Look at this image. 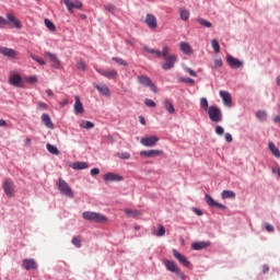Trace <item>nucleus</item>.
I'll use <instances>...</instances> for the list:
<instances>
[{"label":"nucleus","instance_id":"nucleus-1","mask_svg":"<svg viewBox=\"0 0 280 280\" xmlns=\"http://www.w3.org/2000/svg\"><path fill=\"white\" fill-rule=\"evenodd\" d=\"M82 215L88 222H96V224H102V222L108 220L106 215L93 211H84Z\"/></svg>","mask_w":280,"mask_h":280},{"label":"nucleus","instance_id":"nucleus-2","mask_svg":"<svg viewBox=\"0 0 280 280\" xmlns=\"http://www.w3.org/2000/svg\"><path fill=\"white\" fill-rule=\"evenodd\" d=\"M207 113L210 121H212L213 124H220V121H222L223 119L222 109H220V107L215 105H211Z\"/></svg>","mask_w":280,"mask_h":280},{"label":"nucleus","instance_id":"nucleus-3","mask_svg":"<svg viewBox=\"0 0 280 280\" xmlns=\"http://www.w3.org/2000/svg\"><path fill=\"white\" fill-rule=\"evenodd\" d=\"M57 187L62 196H66V198H73V190L65 179L59 178Z\"/></svg>","mask_w":280,"mask_h":280},{"label":"nucleus","instance_id":"nucleus-4","mask_svg":"<svg viewBox=\"0 0 280 280\" xmlns=\"http://www.w3.org/2000/svg\"><path fill=\"white\" fill-rule=\"evenodd\" d=\"M164 62L161 63V67L164 71H170L174 69L176 62L178 61V56L176 54L168 55V57L164 58Z\"/></svg>","mask_w":280,"mask_h":280},{"label":"nucleus","instance_id":"nucleus-5","mask_svg":"<svg viewBox=\"0 0 280 280\" xmlns=\"http://www.w3.org/2000/svg\"><path fill=\"white\" fill-rule=\"evenodd\" d=\"M138 84L149 88L153 93H158L156 85H154L152 79L145 74L138 77Z\"/></svg>","mask_w":280,"mask_h":280},{"label":"nucleus","instance_id":"nucleus-6","mask_svg":"<svg viewBox=\"0 0 280 280\" xmlns=\"http://www.w3.org/2000/svg\"><path fill=\"white\" fill-rule=\"evenodd\" d=\"M205 200L208 205V207H210L211 209H221L222 211H226V206L215 201V199H213V197H211V195L206 194L205 195Z\"/></svg>","mask_w":280,"mask_h":280},{"label":"nucleus","instance_id":"nucleus-7","mask_svg":"<svg viewBox=\"0 0 280 280\" xmlns=\"http://www.w3.org/2000/svg\"><path fill=\"white\" fill-rule=\"evenodd\" d=\"M2 189L9 198H12L14 196V182L10 178L4 179L2 184Z\"/></svg>","mask_w":280,"mask_h":280},{"label":"nucleus","instance_id":"nucleus-8","mask_svg":"<svg viewBox=\"0 0 280 280\" xmlns=\"http://www.w3.org/2000/svg\"><path fill=\"white\" fill-rule=\"evenodd\" d=\"M164 266H165L166 270H168V272H174L175 275H177V277L183 278V275L180 273V268H178V266L176 265L175 261H172L170 259H165L164 260Z\"/></svg>","mask_w":280,"mask_h":280},{"label":"nucleus","instance_id":"nucleus-9","mask_svg":"<svg viewBox=\"0 0 280 280\" xmlns=\"http://www.w3.org/2000/svg\"><path fill=\"white\" fill-rule=\"evenodd\" d=\"M140 143L144 145V148H153V145H156L159 143V137L156 136H147L141 138Z\"/></svg>","mask_w":280,"mask_h":280},{"label":"nucleus","instance_id":"nucleus-10","mask_svg":"<svg viewBox=\"0 0 280 280\" xmlns=\"http://www.w3.org/2000/svg\"><path fill=\"white\" fill-rule=\"evenodd\" d=\"M65 5L67 7L68 12L73 14V10H82V2L78 0H63Z\"/></svg>","mask_w":280,"mask_h":280},{"label":"nucleus","instance_id":"nucleus-11","mask_svg":"<svg viewBox=\"0 0 280 280\" xmlns=\"http://www.w3.org/2000/svg\"><path fill=\"white\" fill-rule=\"evenodd\" d=\"M103 180L105 183H121V180H124V176H121L117 173H106L103 176Z\"/></svg>","mask_w":280,"mask_h":280},{"label":"nucleus","instance_id":"nucleus-12","mask_svg":"<svg viewBox=\"0 0 280 280\" xmlns=\"http://www.w3.org/2000/svg\"><path fill=\"white\" fill-rule=\"evenodd\" d=\"M226 63L229 67H231V69H240V67H244V61H241L231 55L226 56Z\"/></svg>","mask_w":280,"mask_h":280},{"label":"nucleus","instance_id":"nucleus-13","mask_svg":"<svg viewBox=\"0 0 280 280\" xmlns=\"http://www.w3.org/2000/svg\"><path fill=\"white\" fill-rule=\"evenodd\" d=\"M22 268L24 270H37L38 264H36V260H34V258H25L22 261Z\"/></svg>","mask_w":280,"mask_h":280},{"label":"nucleus","instance_id":"nucleus-14","mask_svg":"<svg viewBox=\"0 0 280 280\" xmlns=\"http://www.w3.org/2000/svg\"><path fill=\"white\" fill-rule=\"evenodd\" d=\"M93 86L104 97H110V89H108V85H106L105 83H101V84L93 83Z\"/></svg>","mask_w":280,"mask_h":280},{"label":"nucleus","instance_id":"nucleus-15","mask_svg":"<svg viewBox=\"0 0 280 280\" xmlns=\"http://www.w3.org/2000/svg\"><path fill=\"white\" fill-rule=\"evenodd\" d=\"M220 97L222 98V102L224 106L231 107L233 104V98L231 97V93L226 92L224 90H221L219 92Z\"/></svg>","mask_w":280,"mask_h":280},{"label":"nucleus","instance_id":"nucleus-16","mask_svg":"<svg viewBox=\"0 0 280 280\" xmlns=\"http://www.w3.org/2000/svg\"><path fill=\"white\" fill-rule=\"evenodd\" d=\"M211 246V242L209 241H198L191 243L192 250H205V248H209Z\"/></svg>","mask_w":280,"mask_h":280},{"label":"nucleus","instance_id":"nucleus-17","mask_svg":"<svg viewBox=\"0 0 280 280\" xmlns=\"http://www.w3.org/2000/svg\"><path fill=\"white\" fill-rule=\"evenodd\" d=\"M162 154H163V151L161 150L140 151V156H145V159H154V156H161Z\"/></svg>","mask_w":280,"mask_h":280},{"label":"nucleus","instance_id":"nucleus-18","mask_svg":"<svg viewBox=\"0 0 280 280\" xmlns=\"http://www.w3.org/2000/svg\"><path fill=\"white\" fill-rule=\"evenodd\" d=\"M74 114L83 115L84 114V105H82V101H80V96H74Z\"/></svg>","mask_w":280,"mask_h":280},{"label":"nucleus","instance_id":"nucleus-19","mask_svg":"<svg viewBox=\"0 0 280 280\" xmlns=\"http://www.w3.org/2000/svg\"><path fill=\"white\" fill-rule=\"evenodd\" d=\"M9 84H11V86H16L18 89H21V84H23V78L21 77V74H13L9 79Z\"/></svg>","mask_w":280,"mask_h":280},{"label":"nucleus","instance_id":"nucleus-20","mask_svg":"<svg viewBox=\"0 0 280 280\" xmlns=\"http://www.w3.org/2000/svg\"><path fill=\"white\" fill-rule=\"evenodd\" d=\"M144 23L150 27V30H156L158 27L156 16H154V14L148 13Z\"/></svg>","mask_w":280,"mask_h":280},{"label":"nucleus","instance_id":"nucleus-21","mask_svg":"<svg viewBox=\"0 0 280 280\" xmlns=\"http://www.w3.org/2000/svg\"><path fill=\"white\" fill-rule=\"evenodd\" d=\"M7 22L11 23L15 30H21V27H23V24H21V22L16 20L12 13H7Z\"/></svg>","mask_w":280,"mask_h":280},{"label":"nucleus","instance_id":"nucleus-22","mask_svg":"<svg viewBox=\"0 0 280 280\" xmlns=\"http://www.w3.org/2000/svg\"><path fill=\"white\" fill-rule=\"evenodd\" d=\"M173 255H174V257H176V259L179 261V264H182V266H185V268L189 267V260H187V257H185L178 250L173 249Z\"/></svg>","mask_w":280,"mask_h":280},{"label":"nucleus","instance_id":"nucleus-23","mask_svg":"<svg viewBox=\"0 0 280 280\" xmlns=\"http://www.w3.org/2000/svg\"><path fill=\"white\" fill-rule=\"evenodd\" d=\"M0 54H2V56H4L5 58H16V52L12 48L0 47Z\"/></svg>","mask_w":280,"mask_h":280},{"label":"nucleus","instance_id":"nucleus-24","mask_svg":"<svg viewBox=\"0 0 280 280\" xmlns=\"http://www.w3.org/2000/svg\"><path fill=\"white\" fill-rule=\"evenodd\" d=\"M44 56L50 60L55 69H58V67H60V60H58V57H56V55L46 51Z\"/></svg>","mask_w":280,"mask_h":280},{"label":"nucleus","instance_id":"nucleus-25","mask_svg":"<svg viewBox=\"0 0 280 280\" xmlns=\"http://www.w3.org/2000/svg\"><path fill=\"white\" fill-rule=\"evenodd\" d=\"M42 122L44 124V126H46V128L54 130V122L51 121V117H49V114L42 115Z\"/></svg>","mask_w":280,"mask_h":280},{"label":"nucleus","instance_id":"nucleus-26","mask_svg":"<svg viewBox=\"0 0 280 280\" xmlns=\"http://www.w3.org/2000/svg\"><path fill=\"white\" fill-rule=\"evenodd\" d=\"M163 106L170 115H174V113H176V108H174V104H172L170 100L165 98Z\"/></svg>","mask_w":280,"mask_h":280},{"label":"nucleus","instance_id":"nucleus-27","mask_svg":"<svg viewBox=\"0 0 280 280\" xmlns=\"http://www.w3.org/2000/svg\"><path fill=\"white\" fill-rule=\"evenodd\" d=\"M179 49L180 51H183V54H186V56H188V54H191V46L189 45V43L182 42L179 44Z\"/></svg>","mask_w":280,"mask_h":280},{"label":"nucleus","instance_id":"nucleus-28","mask_svg":"<svg viewBox=\"0 0 280 280\" xmlns=\"http://www.w3.org/2000/svg\"><path fill=\"white\" fill-rule=\"evenodd\" d=\"M196 21L199 23V25L207 27L208 30L213 27V24L210 21L205 20V18H198Z\"/></svg>","mask_w":280,"mask_h":280},{"label":"nucleus","instance_id":"nucleus-29","mask_svg":"<svg viewBox=\"0 0 280 280\" xmlns=\"http://www.w3.org/2000/svg\"><path fill=\"white\" fill-rule=\"evenodd\" d=\"M268 145H269V150L273 154V156H276V159H280V151L277 148V145H275V142H269Z\"/></svg>","mask_w":280,"mask_h":280},{"label":"nucleus","instance_id":"nucleus-30","mask_svg":"<svg viewBox=\"0 0 280 280\" xmlns=\"http://www.w3.org/2000/svg\"><path fill=\"white\" fill-rule=\"evenodd\" d=\"M221 198H222V200H226V199H233V198H235V191H233V190H223L222 192H221Z\"/></svg>","mask_w":280,"mask_h":280},{"label":"nucleus","instance_id":"nucleus-31","mask_svg":"<svg viewBox=\"0 0 280 280\" xmlns=\"http://www.w3.org/2000/svg\"><path fill=\"white\" fill-rule=\"evenodd\" d=\"M89 168V163L86 162H74L72 164V170H86Z\"/></svg>","mask_w":280,"mask_h":280},{"label":"nucleus","instance_id":"nucleus-32","mask_svg":"<svg viewBox=\"0 0 280 280\" xmlns=\"http://www.w3.org/2000/svg\"><path fill=\"white\" fill-rule=\"evenodd\" d=\"M256 118L259 121H266V119H268V112L267 110H258V112H256Z\"/></svg>","mask_w":280,"mask_h":280},{"label":"nucleus","instance_id":"nucleus-33","mask_svg":"<svg viewBox=\"0 0 280 280\" xmlns=\"http://www.w3.org/2000/svg\"><path fill=\"white\" fill-rule=\"evenodd\" d=\"M80 128H83L84 130H91L95 128V124H93L91 120H83L80 125Z\"/></svg>","mask_w":280,"mask_h":280},{"label":"nucleus","instance_id":"nucleus-34","mask_svg":"<svg viewBox=\"0 0 280 280\" xmlns=\"http://www.w3.org/2000/svg\"><path fill=\"white\" fill-rule=\"evenodd\" d=\"M179 16L182 21H189V10L185 8H179Z\"/></svg>","mask_w":280,"mask_h":280},{"label":"nucleus","instance_id":"nucleus-35","mask_svg":"<svg viewBox=\"0 0 280 280\" xmlns=\"http://www.w3.org/2000/svg\"><path fill=\"white\" fill-rule=\"evenodd\" d=\"M170 57V47L167 45H164L162 47V50L160 51L159 58H168Z\"/></svg>","mask_w":280,"mask_h":280},{"label":"nucleus","instance_id":"nucleus-36","mask_svg":"<svg viewBox=\"0 0 280 280\" xmlns=\"http://www.w3.org/2000/svg\"><path fill=\"white\" fill-rule=\"evenodd\" d=\"M46 150H48V152H50V154H56V155L60 154L58 147L49 144V143L46 144Z\"/></svg>","mask_w":280,"mask_h":280},{"label":"nucleus","instance_id":"nucleus-37","mask_svg":"<svg viewBox=\"0 0 280 280\" xmlns=\"http://www.w3.org/2000/svg\"><path fill=\"white\" fill-rule=\"evenodd\" d=\"M125 214L129 215L131 218H137V215H141V212H139L138 210H132V209L126 208Z\"/></svg>","mask_w":280,"mask_h":280},{"label":"nucleus","instance_id":"nucleus-38","mask_svg":"<svg viewBox=\"0 0 280 280\" xmlns=\"http://www.w3.org/2000/svg\"><path fill=\"white\" fill-rule=\"evenodd\" d=\"M143 50L147 51L148 54H153V56H156V58H159V56H161V50H159V49H154V48L144 46Z\"/></svg>","mask_w":280,"mask_h":280},{"label":"nucleus","instance_id":"nucleus-39","mask_svg":"<svg viewBox=\"0 0 280 280\" xmlns=\"http://www.w3.org/2000/svg\"><path fill=\"white\" fill-rule=\"evenodd\" d=\"M104 78H107L108 80H115V78H117V70L105 71Z\"/></svg>","mask_w":280,"mask_h":280},{"label":"nucleus","instance_id":"nucleus-40","mask_svg":"<svg viewBox=\"0 0 280 280\" xmlns=\"http://www.w3.org/2000/svg\"><path fill=\"white\" fill-rule=\"evenodd\" d=\"M200 108H202V110L208 112L210 106H209V101H207V97H201L200 98Z\"/></svg>","mask_w":280,"mask_h":280},{"label":"nucleus","instance_id":"nucleus-41","mask_svg":"<svg viewBox=\"0 0 280 280\" xmlns=\"http://www.w3.org/2000/svg\"><path fill=\"white\" fill-rule=\"evenodd\" d=\"M211 47H212L214 54H220V43L218 42V39L211 40Z\"/></svg>","mask_w":280,"mask_h":280},{"label":"nucleus","instance_id":"nucleus-42","mask_svg":"<svg viewBox=\"0 0 280 280\" xmlns=\"http://www.w3.org/2000/svg\"><path fill=\"white\" fill-rule=\"evenodd\" d=\"M44 23L46 27L50 30V32H56V24H54V22H51L49 19H45Z\"/></svg>","mask_w":280,"mask_h":280},{"label":"nucleus","instance_id":"nucleus-43","mask_svg":"<svg viewBox=\"0 0 280 280\" xmlns=\"http://www.w3.org/2000/svg\"><path fill=\"white\" fill-rule=\"evenodd\" d=\"M154 235L163 237V235H165V226L159 225L158 230L154 231Z\"/></svg>","mask_w":280,"mask_h":280},{"label":"nucleus","instance_id":"nucleus-44","mask_svg":"<svg viewBox=\"0 0 280 280\" xmlns=\"http://www.w3.org/2000/svg\"><path fill=\"white\" fill-rule=\"evenodd\" d=\"M112 60L114 62H117V65H120L121 67H128V61H126L119 57H113Z\"/></svg>","mask_w":280,"mask_h":280},{"label":"nucleus","instance_id":"nucleus-45","mask_svg":"<svg viewBox=\"0 0 280 280\" xmlns=\"http://www.w3.org/2000/svg\"><path fill=\"white\" fill-rule=\"evenodd\" d=\"M72 244L73 246H75L77 248H82V240H80V237L74 236L72 238Z\"/></svg>","mask_w":280,"mask_h":280},{"label":"nucleus","instance_id":"nucleus-46","mask_svg":"<svg viewBox=\"0 0 280 280\" xmlns=\"http://www.w3.org/2000/svg\"><path fill=\"white\" fill-rule=\"evenodd\" d=\"M77 69L79 71H86V63H84L83 61H78L77 62Z\"/></svg>","mask_w":280,"mask_h":280},{"label":"nucleus","instance_id":"nucleus-47","mask_svg":"<svg viewBox=\"0 0 280 280\" xmlns=\"http://www.w3.org/2000/svg\"><path fill=\"white\" fill-rule=\"evenodd\" d=\"M215 135H218L219 137H222V135H224V127L218 125L215 127Z\"/></svg>","mask_w":280,"mask_h":280},{"label":"nucleus","instance_id":"nucleus-48","mask_svg":"<svg viewBox=\"0 0 280 280\" xmlns=\"http://www.w3.org/2000/svg\"><path fill=\"white\" fill-rule=\"evenodd\" d=\"M144 104H145V106H149V108H155L156 107V103H154L152 100H150V98H147L145 101H144Z\"/></svg>","mask_w":280,"mask_h":280},{"label":"nucleus","instance_id":"nucleus-49","mask_svg":"<svg viewBox=\"0 0 280 280\" xmlns=\"http://www.w3.org/2000/svg\"><path fill=\"white\" fill-rule=\"evenodd\" d=\"M223 62L222 59H215L214 63L212 66V69H220V67H222Z\"/></svg>","mask_w":280,"mask_h":280},{"label":"nucleus","instance_id":"nucleus-50","mask_svg":"<svg viewBox=\"0 0 280 280\" xmlns=\"http://www.w3.org/2000/svg\"><path fill=\"white\" fill-rule=\"evenodd\" d=\"M179 81L184 82L185 84H194L196 82L191 78H180Z\"/></svg>","mask_w":280,"mask_h":280},{"label":"nucleus","instance_id":"nucleus-51","mask_svg":"<svg viewBox=\"0 0 280 280\" xmlns=\"http://www.w3.org/2000/svg\"><path fill=\"white\" fill-rule=\"evenodd\" d=\"M185 71L189 73V75H191L192 78H198V73L191 68H185Z\"/></svg>","mask_w":280,"mask_h":280},{"label":"nucleus","instance_id":"nucleus-52","mask_svg":"<svg viewBox=\"0 0 280 280\" xmlns=\"http://www.w3.org/2000/svg\"><path fill=\"white\" fill-rule=\"evenodd\" d=\"M37 108H38V110H47L48 106L44 102H38Z\"/></svg>","mask_w":280,"mask_h":280},{"label":"nucleus","instance_id":"nucleus-53","mask_svg":"<svg viewBox=\"0 0 280 280\" xmlns=\"http://www.w3.org/2000/svg\"><path fill=\"white\" fill-rule=\"evenodd\" d=\"M119 159H122V161H128V159H130V153L128 152H122L120 154H118Z\"/></svg>","mask_w":280,"mask_h":280},{"label":"nucleus","instance_id":"nucleus-54","mask_svg":"<svg viewBox=\"0 0 280 280\" xmlns=\"http://www.w3.org/2000/svg\"><path fill=\"white\" fill-rule=\"evenodd\" d=\"M32 59L35 60V62H38V65L44 66L45 65V59L37 57V56H32Z\"/></svg>","mask_w":280,"mask_h":280},{"label":"nucleus","instance_id":"nucleus-55","mask_svg":"<svg viewBox=\"0 0 280 280\" xmlns=\"http://www.w3.org/2000/svg\"><path fill=\"white\" fill-rule=\"evenodd\" d=\"M265 229L268 233H275V226H272L270 223H266Z\"/></svg>","mask_w":280,"mask_h":280},{"label":"nucleus","instance_id":"nucleus-56","mask_svg":"<svg viewBox=\"0 0 280 280\" xmlns=\"http://www.w3.org/2000/svg\"><path fill=\"white\" fill-rule=\"evenodd\" d=\"M26 81H28L31 84H36L38 82V79L35 75L27 77Z\"/></svg>","mask_w":280,"mask_h":280},{"label":"nucleus","instance_id":"nucleus-57","mask_svg":"<svg viewBox=\"0 0 280 280\" xmlns=\"http://www.w3.org/2000/svg\"><path fill=\"white\" fill-rule=\"evenodd\" d=\"M8 25V20L0 15V30Z\"/></svg>","mask_w":280,"mask_h":280},{"label":"nucleus","instance_id":"nucleus-58","mask_svg":"<svg viewBox=\"0 0 280 280\" xmlns=\"http://www.w3.org/2000/svg\"><path fill=\"white\" fill-rule=\"evenodd\" d=\"M225 141L228 143H232L233 142V136L231 133H225Z\"/></svg>","mask_w":280,"mask_h":280},{"label":"nucleus","instance_id":"nucleus-59","mask_svg":"<svg viewBox=\"0 0 280 280\" xmlns=\"http://www.w3.org/2000/svg\"><path fill=\"white\" fill-rule=\"evenodd\" d=\"M98 174H100V168L94 167V168L91 170V175L92 176H97Z\"/></svg>","mask_w":280,"mask_h":280},{"label":"nucleus","instance_id":"nucleus-60","mask_svg":"<svg viewBox=\"0 0 280 280\" xmlns=\"http://www.w3.org/2000/svg\"><path fill=\"white\" fill-rule=\"evenodd\" d=\"M105 10H106L107 12H113V10H115V5L108 4V5L105 7Z\"/></svg>","mask_w":280,"mask_h":280},{"label":"nucleus","instance_id":"nucleus-61","mask_svg":"<svg viewBox=\"0 0 280 280\" xmlns=\"http://www.w3.org/2000/svg\"><path fill=\"white\" fill-rule=\"evenodd\" d=\"M270 267H268V265H264L262 266V273L266 275V272H269Z\"/></svg>","mask_w":280,"mask_h":280},{"label":"nucleus","instance_id":"nucleus-62","mask_svg":"<svg viewBox=\"0 0 280 280\" xmlns=\"http://www.w3.org/2000/svg\"><path fill=\"white\" fill-rule=\"evenodd\" d=\"M139 121L142 126H145V117L139 116Z\"/></svg>","mask_w":280,"mask_h":280},{"label":"nucleus","instance_id":"nucleus-63","mask_svg":"<svg viewBox=\"0 0 280 280\" xmlns=\"http://www.w3.org/2000/svg\"><path fill=\"white\" fill-rule=\"evenodd\" d=\"M194 212L196 213V215H202V210L195 208Z\"/></svg>","mask_w":280,"mask_h":280},{"label":"nucleus","instance_id":"nucleus-64","mask_svg":"<svg viewBox=\"0 0 280 280\" xmlns=\"http://www.w3.org/2000/svg\"><path fill=\"white\" fill-rule=\"evenodd\" d=\"M273 121L275 124H280V116H275Z\"/></svg>","mask_w":280,"mask_h":280}]
</instances>
